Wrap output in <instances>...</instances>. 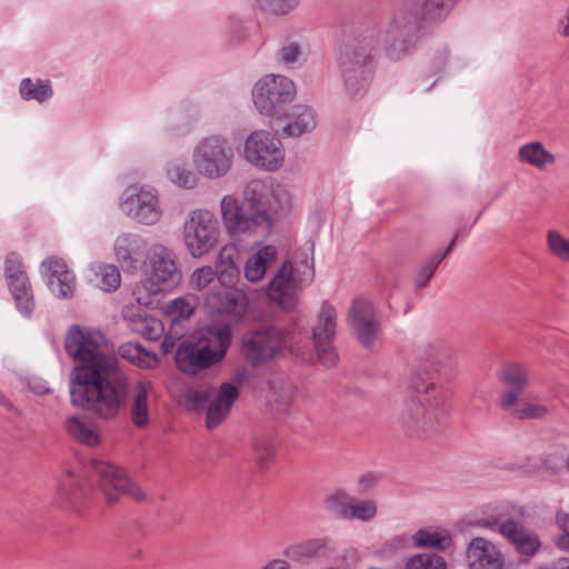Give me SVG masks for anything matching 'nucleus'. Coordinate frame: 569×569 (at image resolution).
<instances>
[{
    "label": "nucleus",
    "mask_w": 569,
    "mask_h": 569,
    "mask_svg": "<svg viewBox=\"0 0 569 569\" xmlns=\"http://www.w3.org/2000/svg\"><path fill=\"white\" fill-rule=\"evenodd\" d=\"M130 391L129 379L119 365L102 371L80 369L71 378L72 403L100 420H113L121 412Z\"/></svg>",
    "instance_id": "f257e3e1"
},
{
    "label": "nucleus",
    "mask_w": 569,
    "mask_h": 569,
    "mask_svg": "<svg viewBox=\"0 0 569 569\" xmlns=\"http://www.w3.org/2000/svg\"><path fill=\"white\" fill-rule=\"evenodd\" d=\"M130 391L129 379L119 365L102 371L80 369L71 378L72 403L100 420H113L121 412Z\"/></svg>",
    "instance_id": "f03ea898"
},
{
    "label": "nucleus",
    "mask_w": 569,
    "mask_h": 569,
    "mask_svg": "<svg viewBox=\"0 0 569 569\" xmlns=\"http://www.w3.org/2000/svg\"><path fill=\"white\" fill-rule=\"evenodd\" d=\"M232 331L228 326L204 330L196 343H182L176 352L178 368L187 375H196L222 361L231 343Z\"/></svg>",
    "instance_id": "7ed1b4c3"
},
{
    "label": "nucleus",
    "mask_w": 569,
    "mask_h": 569,
    "mask_svg": "<svg viewBox=\"0 0 569 569\" xmlns=\"http://www.w3.org/2000/svg\"><path fill=\"white\" fill-rule=\"evenodd\" d=\"M66 349L70 357L80 362L73 369L71 378H76L80 369L102 371L107 369V365L118 366L110 346L100 332L72 326L66 337Z\"/></svg>",
    "instance_id": "20e7f679"
},
{
    "label": "nucleus",
    "mask_w": 569,
    "mask_h": 569,
    "mask_svg": "<svg viewBox=\"0 0 569 569\" xmlns=\"http://www.w3.org/2000/svg\"><path fill=\"white\" fill-rule=\"evenodd\" d=\"M221 216L228 233L234 239L259 231L267 232L270 227L269 216L256 198L239 202L232 196H224L221 201Z\"/></svg>",
    "instance_id": "39448f33"
},
{
    "label": "nucleus",
    "mask_w": 569,
    "mask_h": 569,
    "mask_svg": "<svg viewBox=\"0 0 569 569\" xmlns=\"http://www.w3.org/2000/svg\"><path fill=\"white\" fill-rule=\"evenodd\" d=\"M284 343V332L274 326H264L244 333L240 353L251 366L259 367L272 361Z\"/></svg>",
    "instance_id": "423d86ee"
},
{
    "label": "nucleus",
    "mask_w": 569,
    "mask_h": 569,
    "mask_svg": "<svg viewBox=\"0 0 569 569\" xmlns=\"http://www.w3.org/2000/svg\"><path fill=\"white\" fill-rule=\"evenodd\" d=\"M295 97V84L281 76H266L253 88V102L260 113L282 119L287 102Z\"/></svg>",
    "instance_id": "0eeeda50"
},
{
    "label": "nucleus",
    "mask_w": 569,
    "mask_h": 569,
    "mask_svg": "<svg viewBox=\"0 0 569 569\" xmlns=\"http://www.w3.org/2000/svg\"><path fill=\"white\" fill-rule=\"evenodd\" d=\"M232 148L224 139L217 136L202 139L193 153L197 170L211 179L224 176L232 166Z\"/></svg>",
    "instance_id": "6e6552de"
},
{
    "label": "nucleus",
    "mask_w": 569,
    "mask_h": 569,
    "mask_svg": "<svg viewBox=\"0 0 569 569\" xmlns=\"http://www.w3.org/2000/svg\"><path fill=\"white\" fill-rule=\"evenodd\" d=\"M218 220L207 210H194L184 223V243L194 258L210 252L218 243Z\"/></svg>",
    "instance_id": "1a4fd4ad"
},
{
    "label": "nucleus",
    "mask_w": 569,
    "mask_h": 569,
    "mask_svg": "<svg viewBox=\"0 0 569 569\" xmlns=\"http://www.w3.org/2000/svg\"><path fill=\"white\" fill-rule=\"evenodd\" d=\"M91 467L99 477V488L109 505L117 503L121 495L137 501L144 500L146 493L128 478L126 471L120 467L100 459H93Z\"/></svg>",
    "instance_id": "9d476101"
},
{
    "label": "nucleus",
    "mask_w": 569,
    "mask_h": 569,
    "mask_svg": "<svg viewBox=\"0 0 569 569\" xmlns=\"http://www.w3.org/2000/svg\"><path fill=\"white\" fill-rule=\"evenodd\" d=\"M151 272L144 287L152 293L174 288L181 280V271L172 250L161 244L150 250Z\"/></svg>",
    "instance_id": "9b49d317"
},
{
    "label": "nucleus",
    "mask_w": 569,
    "mask_h": 569,
    "mask_svg": "<svg viewBox=\"0 0 569 569\" xmlns=\"http://www.w3.org/2000/svg\"><path fill=\"white\" fill-rule=\"evenodd\" d=\"M244 156L256 167L274 171L284 160L281 141L264 130L252 132L246 140Z\"/></svg>",
    "instance_id": "f8f14e48"
},
{
    "label": "nucleus",
    "mask_w": 569,
    "mask_h": 569,
    "mask_svg": "<svg viewBox=\"0 0 569 569\" xmlns=\"http://www.w3.org/2000/svg\"><path fill=\"white\" fill-rule=\"evenodd\" d=\"M348 320L359 343L366 349H372L380 333V320L372 303L365 299L353 300Z\"/></svg>",
    "instance_id": "ddd939ff"
},
{
    "label": "nucleus",
    "mask_w": 569,
    "mask_h": 569,
    "mask_svg": "<svg viewBox=\"0 0 569 569\" xmlns=\"http://www.w3.org/2000/svg\"><path fill=\"white\" fill-rule=\"evenodd\" d=\"M337 313L333 307L325 303L313 327V345L318 360L326 367H333L338 362V355L332 340L336 335Z\"/></svg>",
    "instance_id": "4468645a"
},
{
    "label": "nucleus",
    "mask_w": 569,
    "mask_h": 569,
    "mask_svg": "<svg viewBox=\"0 0 569 569\" xmlns=\"http://www.w3.org/2000/svg\"><path fill=\"white\" fill-rule=\"evenodd\" d=\"M498 402L500 408L517 421H541L551 415L548 402L533 392L510 393Z\"/></svg>",
    "instance_id": "2eb2a0df"
},
{
    "label": "nucleus",
    "mask_w": 569,
    "mask_h": 569,
    "mask_svg": "<svg viewBox=\"0 0 569 569\" xmlns=\"http://www.w3.org/2000/svg\"><path fill=\"white\" fill-rule=\"evenodd\" d=\"M241 381L233 378L221 383L218 388H210V400L207 410L206 426L208 429L218 427L228 416L232 405L239 397Z\"/></svg>",
    "instance_id": "dca6fc26"
},
{
    "label": "nucleus",
    "mask_w": 569,
    "mask_h": 569,
    "mask_svg": "<svg viewBox=\"0 0 569 569\" xmlns=\"http://www.w3.org/2000/svg\"><path fill=\"white\" fill-rule=\"evenodd\" d=\"M466 562L468 569H503L505 556L493 542L477 537L466 548Z\"/></svg>",
    "instance_id": "f3484780"
},
{
    "label": "nucleus",
    "mask_w": 569,
    "mask_h": 569,
    "mask_svg": "<svg viewBox=\"0 0 569 569\" xmlns=\"http://www.w3.org/2000/svg\"><path fill=\"white\" fill-rule=\"evenodd\" d=\"M268 296L272 302L283 310H292L298 298L293 281V267L290 261L283 262L268 286Z\"/></svg>",
    "instance_id": "a211bd4d"
},
{
    "label": "nucleus",
    "mask_w": 569,
    "mask_h": 569,
    "mask_svg": "<svg viewBox=\"0 0 569 569\" xmlns=\"http://www.w3.org/2000/svg\"><path fill=\"white\" fill-rule=\"evenodd\" d=\"M126 203L129 211L146 224H152L160 219L158 199L150 189L129 187L126 190Z\"/></svg>",
    "instance_id": "6ab92c4d"
},
{
    "label": "nucleus",
    "mask_w": 569,
    "mask_h": 569,
    "mask_svg": "<svg viewBox=\"0 0 569 569\" xmlns=\"http://www.w3.org/2000/svg\"><path fill=\"white\" fill-rule=\"evenodd\" d=\"M207 303L219 312L242 316L249 306V296L242 289L227 288L211 291L207 296Z\"/></svg>",
    "instance_id": "aec40b11"
},
{
    "label": "nucleus",
    "mask_w": 569,
    "mask_h": 569,
    "mask_svg": "<svg viewBox=\"0 0 569 569\" xmlns=\"http://www.w3.org/2000/svg\"><path fill=\"white\" fill-rule=\"evenodd\" d=\"M499 379L509 389L499 395L498 402L506 400L510 393H523L531 383L528 365L516 360L508 361L502 366Z\"/></svg>",
    "instance_id": "412c9836"
},
{
    "label": "nucleus",
    "mask_w": 569,
    "mask_h": 569,
    "mask_svg": "<svg viewBox=\"0 0 569 569\" xmlns=\"http://www.w3.org/2000/svg\"><path fill=\"white\" fill-rule=\"evenodd\" d=\"M499 531L522 555L533 556L541 546L537 533L525 528L522 525L515 520H508L501 523Z\"/></svg>",
    "instance_id": "4be33fe9"
},
{
    "label": "nucleus",
    "mask_w": 569,
    "mask_h": 569,
    "mask_svg": "<svg viewBox=\"0 0 569 569\" xmlns=\"http://www.w3.org/2000/svg\"><path fill=\"white\" fill-rule=\"evenodd\" d=\"M47 270L51 291L61 298L72 296L74 288V276L68 270L63 259L48 258L42 263Z\"/></svg>",
    "instance_id": "5701e85b"
},
{
    "label": "nucleus",
    "mask_w": 569,
    "mask_h": 569,
    "mask_svg": "<svg viewBox=\"0 0 569 569\" xmlns=\"http://www.w3.org/2000/svg\"><path fill=\"white\" fill-rule=\"evenodd\" d=\"M9 287L17 306L24 315H30L33 309V296L30 292L28 278L19 264H9L7 267Z\"/></svg>",
    "instance_id": "b1692460"
},
{
    "label": "nucleus",
    "mask_w": 569,
    "mask_h": 569,
    "mask_svg": "<svg viewBox=\"0 0 569 569\" xmlns=\"http://www.w3.org/2000/svg\"><path fill=\"white\" fill-rule=\"evenodd\" d=\"M151 385L144 381L136 383L132 391V400L130 402V418L132 423L138 428H144L149 423L150 407L149 391Z\"/></svg>",
    "instance_id": "393cba45"
},
{
    "label": "nucleus",
    "mask_w": 569,
    "mask_h": 569,
    "mask_svg": "<svg viewBox=\"0 0 569 569\" xmlns=\"http://www.w3.org/2000/svg\"><path fill=\"white\" fill-rule=\"evenodd\" d=\"M236 249L224 246L218 253L214 274L223 287L233 286L239 279L240 271L236 263Z\"/></svg>",
    "instance_id": "a878e982"
},
{
    "label": "nucleus",
    "mask_w": 569,
    "mask_h": 569,
    "mask_svg": "<svg viewBox=\"0 0 569 569\" xmlns=\"http://www.w3.org/2000/svg\"><path fill=\"white\" fill-rule=\"evenodd\" d=\"M277 250L272 246H266L251 256L244 266V277L250 282L260 281L267 269L276 261Z\"/></svg>",
    "instance_id": "bb28decb"
},
{
    "label": "nucleus",
    "mask_w": 569,
    "mask_h": 569,
    "mask_svg": "<svg viewBox=\"0 0 569 569\" xmlns=\"http://www.w3.org/2000/svg\"><path fill=\"white\" fill-rule=\"evenodd\" d=\"M64 428L68 435L81 445L96 447L100 443L99 430L88 426L81 418L77 416L67 418Z\"/></svg>",
    "instance_id": "cd10ccee"
},
{
    "label": "nucleus",
    "mask_w": 569,
    "mask_h": 569,
    "mask_svg": "<svg viewBox=\"0 0 569 569\" xmlns=\"http://www.w3.org/2000/svg\"><path fill=\"white\" fill-rule=\"evenodd\" d=\"M283 118L292 120L283 127V131L287 136L299 137L311 130L316 124L312 113L303 106L291 108Z\"/></svg>",
    "instance_id": "c85d7f7f"
},
{
    "label": "nucleus",
    "mask_w": 569,
    "mask_h": 569,
    "mask_svg": "<svg viewBox=\"0 0 569 569\" xmlns=\"http://www.w3.org/2000/svg\"><path fill=\"white\" fill-rule=\"evenodd\" d=\"M519 160L542 170L546 166L555 163L556 157L546 150L541 142L535 141L519 149Z\"/></svg>",
    "instance_id": "c756f323"
},
{
    "label": "nucleus",
    "mask_w": 569,
    "mask_h": 569,
    "mask_svg": "<svg viewBox=\"0 0 569 569\" xmlns=\"http://www.w3.org/2000/svg\"><path fill=\"white\" fill-rule=\"evenodd\" d=\"M401 419L410 427L422 429L433 423L432 415L425 408L421 400L407 401L401 409Z\"/></svg>",
    "instance_id": "7c9ffc66"
},
{
    "label": "nucleus",
    "mask_w": 569,
    "mask_h": 569,
    "mask_svg": "<svg viewBox=\"0 0 569 569\" xmlns=\"http://www.w3.org/2000/svg\"><path fill=\"white\" fill-rule=\"evenodd\" d=\"M412 540L417 547L436 548L439 550H446L452 542L450 533L445 529H421L413 535Z\"/></svg>",
    "instance_id": "2f4dec72"
},
{
    "label": "nucleus",
    "mask_w": 569,
    "mask_h": 569,
    "mask_svg": "<svg viewBox=\"0 0 569 569\" xmlns=\"http://www.w3.org/2000/svg\"><path fill=\"white\" fill-rule=\"evenodd\" d=\"M546 243L552 257L569 263V238L556 229H550L546 233Z\"/></svg>",
    "instance_id": "473e14b6"
},
{
    "label": "nucleus",
    "mask_w": 569,
    "mask_h": 569,
    "mask_svg": "<svg viewBox=\"0 0 569 569\" xmlns=\"http://www.w3.org/2000/svg\"><path fill=\"white\" fill-rule=\"evenodd\" d=\"M120 353L123 358L139 367L151 368L157 362V357L144 350L138 343H127L121 346Z\"/></svg>",
    "instance_id": "72a5a7b5"
},
{
    "label": "nucleus",
    "mask_w": 569,
    "mask_h": 569,
    "mask_svg": "<svg viewBox=\"0 0 569 569\" xmlns=\"http://www.w3.org/2000/svg\"><path fill=\"white\" fill-rule=\"evenodd\" d=\"M163 310L172 317L173 322L189 318L194 311V298L192 296L177 298L164 305Z\"/></svg>",
    "instance_id": "f704fd0d"
},
{
    "label": "nucleus",
    "mask_w": 569,
    "mask_h": 569,
    "mask_svg": "<svg viewBox=\"0 0 569 569\" xmlns=\"http://www.w3.org/2000/svg\"><path fill=\"white\" fill-rule=\"evenodd\" d=\"M20 92L26 100L34 99L44 101L52 93L51 87L43 81L33 82L31 79H23L20 84Z\"/></svg>",
    "instance_id": "c9c22d12"
},
{
    "label": "nucleus",
    "mask_w": 569,
    "mask_h": 569,
    "mask_svg": "<svg viewBox=\"0 0 569 569\" xmlns=\"http://www.w3.org/2000/svg\"><path fill=\"white\" fill-rule=\"evenodd\" d=\"M445 559L435 553H421L407 561V569H446Z\"/></svg>",
    "instance_id": "e433bc0d"
},
{
    "label": "nucleus",
    "mask_w": 569,
    "mask_h": 569,
    "mask_svg": "<svg viewBox=\"0 0 569 569\" xmlns=\"http://www.w3.org/2000/svg\"><path fill=\"white\" fill-rule=\"evenodd\" d=\"M456 0H425L421 14L426 20H438L445 17Z\"/></svg>",
    "instance_id": "4c0bfd02"
},
{
    "label": "nucleus",
    "mask_w": 569,
    "mask_h": 569,
    "mask_svg": "<svg viewBox=\"0 0 569 569\" xmlns=\"http://www.w3.org/2000/svg\"><path fill=\"white\" fill-rule=\"evenodd\" d=\"M293 398V387L289 383H280L278 388H274L273 392V406L276 411L281 415H287Z\"/></svg>",
    "instance_id": "58836bf2"
},
{
    "label": "nucleus",
    "mask_w": 569,
    "mask_h": 569,
    "mask_svg": "<svg viewBox=\"0 0 569 569\" xmlns=\"http://www.w3.org/2000/svg\"><path fill=\"white\" fill-rule=\"evenodd\" d=\"M353 499L346 492H337L327 499V505L330 510L336 512L342 518L350 519V512Z\"/></svg>",
    "instance_id": "ea45409f"
},
{
    "label": "nucleus",
    "mask_w": 569,
    "mask_h": 569,
    "mask_svg": "<svg viewBox=\"0 0 569 569\" xmlns=\"http://www.w3.org/2000/svg\"><path fill=\"white\" fill-rule=\"evenodd\" d=\"M377 512L378 507L373 500H355L350 518H356L361 521H370L377 516Z\"/></svg>",
    "instance_id": "a19ab883"
},
{
    "label": "nucleus",
    "mask_w": 569,
    "mask_h": 569,
    "mask_svg": "<svg viewBox=\"0 0 569 569\" xmlns=\"http://www.w3.org/2000/svg\"><path fill=\"white\" fill-rule=\"evenodd\" d=\"M253 449L261 467H266L274 452V442L269 437H258L253 442Z\"/></svg>",
    "instance_id": "79ce46f5"
},
{
    "label": "nucleus",
    "mask_w": 569,
    "mask_h": 569,
    "mask_svg": "<svg viewBox=\"0 0 569 569\" xmlns=\"http://www.w3.org/2000/svg\"><path fill=\"white\" fill-rule=\"evenodd\" d=\"M101 288L104 291H112L120 287L121 276L119 269L113 264L100 268Z\"/></svg>",
    "instance_id": "37998d69"
},
{
    "label": "nucleus",
    "mask_w": 569,
    "mask_h": 569,
    "mask_svg": "<svg viewBox=\"0 0 569 569\" xmlns=\"http://www.w3.org/2000/svg\"><path fill=\"white\" fill-rule=\"evenodd\" d=\"M214 277V270L211 267L198 268L190 277V286L194 290H203L213 281Z\"/></svg>",
    "instance_id": "c03bdc74"
},
{
    "label": "nucleus",
    "mask_w": 569,
    "mask_h": 569,
    "mask_svg": "<svg viewBox=\"0 0 569 569\" xmlns=\"http://www.w3.org/2000/svg\"><path fill=\"white\" fill-rule=\"evenodd\" d=\"M172 181L182 188H193L198 181L197 176L189 169L183 167H176L171 171Z\"/></svg>",
    "instance_id": "a18cd8bd"
},
{
    "label": "nucleus",
    "mask_w": 569,
    "mask_h": 569,
    "mask_svg": "<svg viewBox=\"0 0 569 569\" xmlns=\"http://www.w3.org/2000/svg\"><path fill=\"white\" fill-rule=\"evenodd\" d=\"M188 407L196 409L209 406L210 400V388L208 389H188L184 395Z\"/></svg>",
    "instance_id": "49530a36"
},
{
    "label": "nucleus",
    "mask_w": 569,
    "mask_h": 569,
    "mask_svg": "<svg viewBox=\"0 0 569 569\" xmlns=\"http://www.w3.org/2000/svg\"><path fill=\"white\" fill-rule=\"evenodd\" d=\"M423 357L429 361L439 363L445 358L450 357V350L441 342H433L423 347Z\"/></svg>",
    "instance_id": "de8ad7c7"
},
{
    "label": "nucleus",
    "mask_w": 569,
    "mask_h": 569,
    "mask_svg": "<svg viewBox=\"0 0 569 569\" xmlns=\"http://www.w3.org/2000/svg\"><path fill=\"white\" fill-rule=\"evenodd\" d=\"M263 10L274 14H286L296 7V0H261Z\"/></svg>",
    "instance_id": "09e8293b"
},
{
    "label": "nucleus",
    "mask_w": 569,
    "mask_h": 569,
    "mask_svg": "<svg viewBox=\"0 0 569 569\" xmlns=\"http://www.w3.org/2000/svg\"><path fill=\"white\" fill-rule=\"evenodd\" d=\"M418 392L421 396H431V399H426L430 408L437 409L441 405L439 388L435 382L423 383L419 386Z\"/></svg>",
    "instance_id": "8fccbe9b"
},
{
    "label": "nucleus",
    "mask_w": 569,
    "mask_h": 569,
    "mask_svg": "<svg viewBox=\"0 0 569 569\" xmlns=\"http://www.w3.org/2000/svg\"><path fill=\"white\" fill-rule=\"evenodd\" d=\"M141 332L146 338L157 340L163 333V326L157 319H146L142 322Z\"/></svg>",
    "instance_id": "3c124183"
},
{
    "label": "nucleus",
    "mask_w": 569,
    "mask_h": 569,
    "mask_svg": "<svg viewBox=\"0 0 569 569\" xmlns=\"http://www.w3.org/2000/svg\"><path fill=\"white\" fill-rule=\"evenodd\" d=\"M299 47L296 43H289L281 49V58L286 62H293L299 56Z\"/></svg>",
    "instance_id": "603ef678"
},
{
    "label": "nucleus",
    "mask_w": 569,
    "mask_h": 569,
    "mask_svg": "<svg viewBox=\"0 0 569 569\" xmlns=\"http://www.w3.org/2000/svg\"><path fill=\"white\" fill-rule=\"evenodd\" d=\"M182 337V335L180 332H172L170 331L163 339L162 343H161V349L162 351L167 355L169 353L176 342Z\"/></svg>",
    "instance_id": "864d4df0"
},
{
    "label": "nucleus",
    "mask_w": 569,
    "mask_h": 569,
    "mask_svg": "<svg viewBox=\"0 0 569 569\" xmlns=\"http://www.w3.org/2000/svg\"><path fill=\"white\" fill-rule=\"evenodd\" d=\"M543 467L547 471L557 475L561 471V467L559 465V460L555 455H548L543 459Z\"/></svg>",
    "instance_id": "5fc2aeb1"
},
{
    "label": "nucleus",
    "mask_w": 569,
    "mask_h": 569,
    "mask_svg": "<svg viewBox=\"0 0 569 569\" xmlns=\"http://www.w3.org/2000/svg\"><path fill=\"white\" fill-rule=\"evenodd\" d=\"M556 521L558 526L567 533L569 537V513L565 511H559L556 516Z\"/></svg>",
    "instance_id": "6e6d98bb"
},
{
    "label": "nucleus",
    "mask_w": 569,
    "mask_h": 569,
    "mask_svg": "<svg viewBox=\"0 0 569 569\" xmlns=\"http://www.w3.org/2000/svg\"><path fill=\"white\" fill-rule=\"evenodd\" d=\"M288 561L283 559H274L264 565L261 569H289Z\"/></svg>",
    "instance_id": "4d7b16f0"
},
{
    "label": "nucleus",
    "mask_w": 569,
    "mask_h": 569,
    "mask_svg": "<svg viewBox=\"0 0 569 569\" xmlns=\"http://www.w3.org/2000/svg\"><path fill=\"white\" fill-rule=\"evenodd\" d=\"M116 254L120 261H128L131 259L130 250L124 246H118L116 249Z\"/></svg>",
    "instance_id": "13d9d810"
},
{
    "label": "nucleus",
    "mask_w": 569,
    "mask_h": 569,
    "mask_svg": "<svg viewBox=\"0 0 569 569\" xmlns=\"http://www.w3.org/2000/svg\"><path fill=\"white\" fill-rule=\"evenodd\" d=\"M456 239H457V236L455 237V239L451 241V243L449 244V247L447 248V250L443 253L437 254L433 257L432 267H435V269L445 259V257L451 251L452 247L455 246Z\"/></svg>",
    "instance_id": "bf43d9fd"
},
{
    "label": "nucleus",
    "mask_w": 569,
    "mask_h": 569,
    "mask_svg": "<svg viewBox=\"0 0 569 569\" xmlns=\"http://www.w3.org/2000/svg\"><path fill=\"white\" fill-rule=\"evenodd\" d=\"M435 270H436L435 267H432L431 264L428 266L426 269H423L421 276H423L425 279H423V281L418 282V286L419 287L426 286L427 281L432 277Z\"/></svg>",
    "instance_id": "052dcab7"
},
{
    "label": "nucleus",
    "mask_w": 569,
    "mask_h": 569,
    "mask_svg": "<svg viewBox=\"0 0 569 569\" xmlns=\"http://www.w3.org/2000/svg\"><path fill=\"white\" fill-rule=\"evenodd\" d=\"M560 24L562 27V30H561L562 36L569 37V7H568L565 18L560 21Z\"/></svg>",
    "instance_id": "680f3d73"
},
{
    "label": "nucleus",
    "mask_w": 569,
    "mask_h": 569,
    "mask_svg": "<svg viewBox=\"0 0 569 569\" xmlns=\"http://www.w3.org/2000/svg\"><path fill=\"white\" fill-rule=\"evenodd\" d=\"M307 251H309V252H310V254H311V256H313V246H312V244H311V246H309V247L307 248ZM310 268L313 270V257H311Z\"/></svg>",
    "instance_id": "e2e57ef3"
},
{
    "label": "nucleus",
    "mask_w": 569,
    "mask_h": 569,
    "mask_svg": "<svg viewBox=\"0 0 569 569\" xmlns=\"http://www.w3.org/2000/svg\"><path fill=\"white\" fill-rule=\"evenodd\" d=\"M360 482L363 483L366 489H368L371 486V482L367 481L366 479H361Z\"/></svg>",
    "instance_id": "0e129e2a"
},
{
    "label": "nucleus",
    "mask_w": 569,
    "mask_h": 569,
    "mask_svg": "<svg viewBox=\"0 0 569 569\" xmlns=\"http://www.w3.org/2000/svg\"><path fill=\"white\" fill-rule=\"evenodd\" d=\"M566 469L569 471V456L566 459Z\"/></svg>",
    "instance_id": "69168bd1"
}]
</instances>
